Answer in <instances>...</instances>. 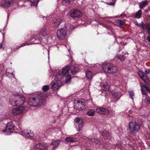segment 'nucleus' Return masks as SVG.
I'll return each instance as SVG.
<instances>
[{
  "label": "nucleus",
  "instance_id": "f257e3e1",
  "mask_svg": "<svg viewBox=\"0 0 150 150\" xmlns=\"http://www.w3.org/2000/svg\"><path fill=\"white\" fill-rule=\"evenodd\" d=\"M44 99V98L42 94H35L30 97L28 103L31 106H39L42 104Z\"/></svg>",
  "mask_w": 150,
  "mask_h": 150
},
{
  "label": "nucleus",
  "instance_id": "f03ea898",
  "mask_svg": "<svg viewBox=\"0 0 150 150\" xmlns=\"http://www.w3.org/2000/svg\"><path fill=\"white\" fill-rule=\"evenodd\" d=\"M25 98L18 95H13L10 96L9 101L11 104L14 106H21L24 103Z\"/></svg>",
  "mask_w": 150,
  "mask_h": 150
},
{
  "label": "nucleus",
  "instance_id": "7ed1b4c3",
  "mask_svg": "<svg viewBox=\"0 0 150 150\" xmlns=\"http://www.w3.org/2000/svg\"><path fill=\"white\" fill-rule=\"evenodd\" d=\"M102 69L105 72L109 73H115L117 71V69L116 66L106 62H105L103 64Z\"/></svg>",
  "mask_w": 150,
  "mask_h": 150
},
{
  "label": "nucleus",
  "instance_id": "20e7f679",
  "mask_svg": "<svg viewBox=\"0 0 150 150\" xmlns=\"http://www.w3.org/2000/svg\"><path fill=\"white\" fill-rule=\"evenodd\" d=\"M58 76H59V74H56L54 81L51 83L52 88L54 91L58 89L63 84V80L60 79L58 77Z\"/></svg>",
  "mask_w": 150,
  "mask_h": 150
},
{
  "label": "nucleus",
  "instance_id": "39448f33",
  "mask_svg": "<svg viewBox=\"0 0 150 150\" xmlns=\"http://www.w3.org/2000/svg\"><path fill=\"white\" fill-rule=\"evenodd\" d=\"M14 125L12 122H8L6 125L5 129L3 131L5 132V134L8 135L11 133L12 132L14 128Z\"/></svg>",
  "mask_w": 150,
  "mask_h": 150
},
{
  "label": "nucleus",
  "instance_id": "423d86ee",
  "mask_svg": "<svg viewBox=\"0 0 150 150\" xmlns=\"http://www.w3.org/2000/svg\"><path fill=\"white\" fill-rule=\"evenodd\" d=\"M19 0H15V1L18 2ZM14 1V0H3L1 1V6L4 7H9L12 5Z\"/></svg>",
  "mask_w": 150,
  "mask_h": 150
},
{
  "label": "nucleus",
  "instance_id": "0eeeda50",
  "mask_svg": "<svg viewBox=\"0 0 150 150\" xmlns=\"http://www.w3.org/2000/svg\"><path fill=\"white\" fill-rule=\"evenodd\" d=\"M67 31L66 30L61 29L58 30L57 31V36L60 40L64 39L67 34Z\"/></svg>",
  "mask_w": 150,
  "mask_h": 150
},
{
  "label": "nucleus",
  "instance_id": "6e6552de",
  "mask_svg": "<svg viewBox=\"0 0 150 150\" xmlns=\"http://www.w3.org/2000/svg\"><path fill=\"white\" fill-rule=\"evenodd\" d=\"M70 67L69 66H67L64 67L63 69L62 70L59 72L57 74H59V76H58L60 79H63V78L67 73H68L69 69Z\"/></svg>",
  "mask_w": 150,
  "mask_h": 150
},
{
  "label": "nucleus",
  "instance_id": "1a4fd4ad",
  "mask_svg": "<svg viewBox=\"0 0 150 150\" xmlns=\"http://www.w3.org/2000/svg\"><path fill=\"white\" fill-rule=\"evenodd\" d=\"M25 109V108L23 106H19L18 108H13L12 112L14 115H19L23 113Z\"/></svg>",
  "mask_w": 150,
  "mask_h": 150
},
{
  "label": "nucleus",
  "instance_id": "9d476101",
  "mask_svg": "<svg viewBox=\"0 0 150 150\" xmlns=\"http://www.w3.org/2000/svg\"><path fill=\"white\" fill-rule=\"evenodd\" d=\"M75 122V125L76 126L77 131H79L82 129L83 125V121L82 119L77 118L74 120Z\"/></svg>",
  "mask_w": 150,
  "mask_h": 150
},
{
  "label": "nucleus",
  "instance_id": "9b49d317",
  "mask_svg": "<svg viewBox=\"0 0 150 150\" xmlns=\"http://www.w3.org/2000/svg\"><path fill=\"white\" fill-rule=\"evenodd\" d=\"M129 126V128L132 131H138L140 129L139 126L135 122H130Z\"/></svg>",
  "mask_w": 150,
  "mask_h": 150
},
{
  "label": "nucleus",
  "instance_id": "f8f14e48",
  "mask_svg": "<svg viewBox=\"0 0 150 150\" xmlns=\"http://www.w3.org/2000/svg\"><path fill=\"white\" fill-rule=\"evenodd\" d=\"M96 112L98 113L103 115H107L109 113V111L108 109L103 107L97 108L96 109Z\"/></svg>",
  "mask_w": 150,
  "mask_h": 150
},
{
  "label": "nucleus",
  "instance_id": "ddd939ff",
  "mask_svg": "<svg viewBox=\"0 0 150 150\" xmlns=\"http://www.w3.org/2000/svg\"><path fill=\"white\" fill-rule=\"evenodd\" d=\"M82 13L79 10L76 9L71 11V16L73 18H79L82 16Z\"/></svg>",
  "mask_w": 150,
  "mask_h": 150
},
{
  "label": "nucleus",
  "instance_id": "4468645a",
  "mask_svg": "<svg viewBox=\"0 0 150 150\" xmlns=\"http://www.w3.org/2000/svg\"><path fill=\"white\" fill-rule=\"evenodd\" d=\"M21 134L26 137H33L34 134L32 131L25 130L21 132Z\"/></svg>",
  "mask_w": 150,
  "mask_h": 150
},
{
  "label": "nucleus",
  "instance_id": "2eb2a0df",
  "mask_svg": "<svg viewBox=\"0 0 150 150\" xmlns=\"http://www.w3.org/2000/svg\"><path fill=\"white\" fill-rule=\"evenodd\" d=\"M75 107L76 108L79 110H81L84 108V106L83 103L81 101L78 100L75 104Z\"/></svg>",
  "mask_w": 150,
  "mask_h": 150
},
{
  "label": "nucleus",
  "instance_id": "dca6fc26",
  "mask_svg": "<svg viewBox=\"0 0 150 150\" xmlns=\"http://www.w3.org/2000/svg\"><path fill=\"white\" fill-rule=\"evenodd\" d=\"M47 35L46 30L45 28H43L37 35L38 38L39 40H41L42 36H45Z\"/></svg>",
  "mask_w": 150,
  "mask_h": 150
},
{
  "label": "nucleus",
  "instance_id": "f3484780",
  "mask_svg": "<svg viewBox=\"0 0 150 150\" xmlns=\"http://www.w3.org/2000/svg\"><path fill=\"white\" fill-rule=\"evenodd\" d=\"M142 28L143 30H146L149 34H150V25L148 24H144L142 23Z\"/></svg>",
  "mask_w": 150,
  "mask_h": 150
},
{
  "label": "nucleus",
  "instance_id": "a211bd4d",
  "mask_svg": "<svg viewBox=\"0 0 150 150\" xmlns=\"http://www.w3.org/2000/svg\"><path fill=\"white\" fill-rule=\"evenodd\" d=\"M47 147L46 145L44 143L37 144H35V148L39 149L40 150L45 149Z\"/></svg>",
  "mask_w": 150,
  "mask_h": 150
},
{
  "label": "nucleus",
  "instance_id": "6ab92c4d",
  "mask_svg": "<svg viewBox=\"0 0 150 150\" xmlns=\"http://www.w3.org/2000/svg\"><path fill=\"white\" fill-rule=\"evenodd\" d=\"M86 76L87 80H91L93 77L92 72L89 70H86Z\"/></svg>",
  "mask_w": 150,
  "mask_h": 150
},
{
  "label": "nucleus",
  "instance_id": "aec40b11",
  "mask_svg": "<svg viewBox=\"0 0 150 150\" xmlns=\"http://www.w3.org/2000/svg\"><path fill=\"white\" fill-rule=\"evenodd\" d=\"M62 20L61 18L55 19L53 21L54 26L56 27L59 26L60 24L62 22Z\"/></svg>",
  "mask_w": 150,
  "mask_h": 150
},
{
  "label": "nucleus",
  "instance_id": "412c9836",
  "mask_svg": "<svg viewBox=\"0 0 150 150\" xmlns=\"http://www.w3.org/2000/svg\"><path fill=\"white\" fill-rule=\"evenodd\" d=\"M100 86L102 91H109V86L106 83L105 84L101 83L100 84Z\"/></svg>",
  "mask_w": 150,
  "mask_h": 150
},
{
  "label": "nucleus",
  "instance_id": "4be33fe9",
  "mask_svg": "<svg viewBox=\"0 0 150 150\" xmlns=\"http://www.w3.org/2000/svg\"><path fill=\"white\" fill-rule=\"evenodd\" d=\"M112 94L114 97L116 98H118L121 96L120 93L117 91L116 90L112 91Z\"/></svg>",
  "mask_w": 150,
  "mask_h": 150
},
{
  "label": "nucleus",
  "instance_id": "5701e85b",
  "mask_svg": "<svg viewBox=\"0 0 150 150\" xmlns=\"http://www.w3.org/2000/svg\"><path fill=\"white\" fill-rule=\"evenodd\" d=\"M148 1L147 0H145L142 1L140 2L139 4V7L140 9H142L147 5Z\"/></svg>",
  "mask_w": 150,
  "mask_h": 150
},
{
  "label": "nucleus",
  "instance_id": "b1692460",
  "mask_svg": "<svg viewBox=\"0 0 150 150\" xmlns=\"http://www.w3.org/2000/svg\"><path fill=\"white\" fill-rule=\"evenodd\" d=\"M59 144V141L58 140H54L52 141L51 146H53V148L57 147Z\"/></svg>",
  "mask_w": 150,
  "mask_h": 150
},
{
  "label": "nucleus",
  "instance_id": "393cba45",
  "mask_svg": "<svg viewBox=\"0 0 150 150\" xmlns=\"http://www.w3.org/2000/svg\"><path fill=\"white\" fill-rule=\"evenodd\" d=\"M65 141L67 142H74L76 141L75 139L71 137H67L65 139Z\"/></svg>",
  "mask_w": 150,
  "mask_h": 150
},
{
  "label": "nucleus",
  "instance_id": "a878e982",
  "mask_svg": "<svg viewBox=\"0 0 150 150\" xmlns=\"http://www.w3.org/2000/svg\"><path fill=\"white\" fill-rule=\"evenodd\" d=\"M95 111L94 110L91 109L89 110L87 113V114L88 115L91 116L94 115L95 114Z\"/></svg>",
  "mask_w": 150,
  "mask_h": 150
},
{
  "label": "nucleus",
  "instance_id": "bb28decb",
  "mask_svg": "<svg viewBox=\"0 0 150 150\" xmlns=\"http://www.w3.org/2000/svg\"><path fill=\"white\" fill-rule=\"evenodd\" d=\"M71 73L74 74L79 71V69L78 67L74 66L73 67V69L71 68Z\"/></svg>",
  "mask_w": 150,
  "mask_h": 150
},
{
  "label": "nucleus",
  "instance_id": "cd10ccee",
  "mask_svg": "<svg viewBox=\"0 0 150 150\" xmlns=\"http://www.w3.org/2000/svg\"><path fill=\"white\" fill-rule=\"evenodd\" d=\"M142 11L141 10H139L135 14L134 16V18H139L142 15Z\"/></svg>",
  "mask_w": 150,
  "mask_h": 150
},
{
  "label": "nucleus",
  "instance_id": "c85d7f7f",
  "mask_svg": "<svg viewBox=\"0 0 150 150\" xmlns=\"http://www.w3.org/2000/svg\"><path fill=\"white\" fill-rule=\"evenodd\" d=\"M88 139L89 140H90L91 142L95 143L96 144H98L99 145L100 144V142L98 139L95 138H89Z\"/></svg>",
  "mask_w": 150,
  "mask_h": 150
},
{
  "label": "nucleus",
  "instance_id": "c756f323",
  "mask_svg": "<svg viewBox=\"0 0 150 150\" xmlns=\"http://www.w3.org/2000/svg\"><path fill=\"white\" fill-rule=\"evenodd\" d=\"M71 77L70 74H68L65 79V82L67 83H69L71 81Z\"/></svg>",
  "mask_w": 150,
  "mask_h": 150
},
{
  "label": "nucleus",
  "instance_id": "7c9ffc66",
  "mask_svg": "<svg viewBox=\"0 0 150 150\" xmlns=\"http://www.w3.org/2000/svg\"><path fill=\"white\" fill-rule=\"evenodd\" d=\"M128 93H129V97L133 100V97L134 96V93L133 91H129Z\"/></svg>",
  "mask_w": 150,
  "mask_h": 150
},
{
  "label": "nucleus",
  "instance_id": "2f4dec72",
  "mask_svg": "<svg viewBox=\"0 0 150 150\" xmlns=\"http://www.w3.org/2000/svg\"><path fill=\"white\" fill-rule=\"evenodd\" d=\"M31 2V5L36 6H37L39 2V0H30Z\"/></svg>",
  "mask_w": 150,
  "mask_h": 150
},
{
  "label": "nucleus",
  "instance_id": "473e14b6",
  "mask_svg": "<svg viewBox=\"0 0 150 150\" xmlns=\"http://www.w3.org/2000/svg\"><path fill=\"white\" fill-rule=\"evenodd\" d=\"M118 59L120 60L121 61H123L125 60V57L123 55H120L117 57Z\"/></svg>",
  "mask_w": 150,
  "mask_h": 150
},
{
  "label": "nucleus",
  "instance_id": "72a5a7b5",
  "mask_svg": "<svg viewBox=\"0 0 150 150\" xmlns=\"http://www.w3.org/2000/svg\"><path fill=\"white\" fill-rule=\"evenodd\" d=\"M141 78L145 83L148 82L149 81V79L146 75L142 77Z\"/></svg>",
  "mask_w": 150,
  "mask_h": 150
},
{
  "label": "nucleus",
  "instance_id": "f704fd0d",
  "mask_svg": "<svg viewBox=\"0 0 150 150\" xmlns=\"http://www.w3.org/2000/svg\"><path fill=\"white\" fill-rule=\"evenodd\" d=\"M144 98V100L145 101L150 103V97L147 95H146Z\"/></svg>",
  "mask_w": 150,
  "mask_h": 150
},
{
  "label": "nucleus",
  "instance_id": "c9c22d12",
  "mask_svg": "<svg viewBox=\"0 0 150 150\" xmlns=\"http://www.w3.org/2000/svg\"><path fill=\"white\" fill-rule=\"evenodd\" d=\"M138 74L141 77V78L144 76L146 75L144 72L142 71H139L138 72Z\"/></svg>",
  "mask_w": 150,
  "mask_h": 150
},
{
  "label": "nucleus",
  "instance_id": "e433bc0d",
  "mask_svg": "<svg viewBox=\"0 0 150 150\" xmlns=\"http://www.w3.org/2000/svg\"><path fill=\"white\" fill-rule=\"evenodd\" d=\"M10 69H8L6 70V75L8 76L9 75H12L14 77V75H13V72L10 73L8 71Z\"/></svg>",
  "mask_w": 150,
  "mask_h": 150
},
{
  "label": "nucleus",
  "instance_id": "4c0bfd02",
  "mask_svg": "<svg viewBox=\"0 0 150 150\" xmlns=\"http://www.w3.org/2000/svg\"><path fill=\"white\" fill-rule=\"evenodd\" d=\"M49 89V87L47 85L43 86L42 87V90L45 92L47 91Z\"/></svg>",
  "mask_w": 150,
  "mask_h": 150
},
{
  "label": "nucleus",
  "instance_id": "58836bf2",
  "mask_svg": "<svg viewBox=\"0 0 150 150\" xmlns=\"http://www.w3.org/2000/svg\"><path fill=\"white\" fill-rule=\"evenodd\" d=\"M116 23L118 25L120 26H121L124 24V22L121 20H117L116 21Z\"/></svg>",
  "mask_w": 150,
  "mask_h": 150
},
{
  "label": "nucleus",
  "instance_id": "ea45409f",
  "mask_svg": "<svg viewBox=\"0 0 150 150\" xmlns=\"http://www.w3.org/2000/svg\"><path fill=\"white\" fill-rule=\"evenodd\" d=\"M62 4L65 5H66L70 2V0H62Z\"/></svg>",
  "mask_w": 150,
  "mask_h": 150
},
{
  "label": "nucleus",
  "instance_id": "a19ab883",
  "mask_svg": "<svg viewBox=\"0 0 150 150\" xmlns=\"http://www.w3.org/2000/svg\"><path fill=\"white\" fill-rule=\"evenodd\" d=\"M141 90L142 95H143V98H144V96H146V95H147V94L146 93V91L143 90V88L142 86H141Z\"/></svg>",
  "mask_w": 150,
  "mask_h": 150
},
{
  "label": "nucleus",
  "instance_id": "79ce46f5",
  "mask_svg": "<svg viewBox=\"0 0 150 150\" xmlns=\"http://www.w3.org/2000/svg\"><path fill=\"white\" fill-rule=\"evenodd\" d=\"M143 86L145 88L146 90L148 92L150 93V88L148 86L145 85H143Z\"/></svg>",
  "mask_w": 150,
  "mask_h": 150
},
{
  "label": "nucleus",
  "instance_id": "37998d69",
  "mask_svg": "<svg viewBox=\"0 0 150 150\" xmlns=\"http://www.w3.org/2000/svg\"><path fill=\"white\" fill-rule=\"evenodd\" d=\"M31 44V43H28L27 42H25V43H23V44L21 45L20 47H18L17 49H19L20 47L25 46L26 45H30Z\"/></svg>",
  "mask_w": 150,
  "mask_h": 150
},
{
  "label": "nucleus",
  "instance_id": "c03bdc74",
  "mask_svg": "<svg viewBox=\"0 0 150 150\" xmlns=\"http://www.w3.org/2000/svg\"><path fill=\"white\" fill-rule=\"evenodd\" d=\"M146 75L148 74H149V69H146L145 71Z\"/></svg>",
  "mask_w": 150,
  "mask_h": 150
},
{
  "label": "nucleus",
  "instance_id": "a18cd8bd",
  "mask_svg": "<svg viewBox=\"0 0 150 150\" xmlns=\"http://www.w3.org/2000/svg\"><path fill=\"white\" fill-rule=\"evenodd\" d=\"M149 34V35L147 36V37L146 38V39L148 41L150 42V34Z\"/></svg>",
  "mask_w": 150,
  "mask_h": 150
},
{
  "label": "nucleus",
  "instance_id": "49530a36",
  "mask_svg": "<svg viewBox=\"0 0 150 150\" xmlns=\"http://www.w3.org/2000/svg\"><path fill=\"white\" fill-rule=\"evenodd\" d=\"M135 25L139 27L142 28V23L141 24H139L138 23H137L135 24Z\"/></svg>",
  "mask_w": 150,
  "mask_h": 150
},
{
  "label": "nucleus",
  "instance_id": "de8ad7c7",
  "mask_svg": "<svg viewBox=\"0 0 150 150\" xmlns=\"http://www.w3.org/2000/svg\"><path fill=\"white\" fill-rule=\"evenodd\" d=\"M104 133L105 134H108V131H106L105 132H104Z\"/></svg>",
  "mask_w": 150,
  "mask_h": 150
},
{
  "label": "nucleus",
  "instance_id": "09e8293b",
  "mask_svg": "<svg viewBox=\"0 0 150 150\" xmlns=\"http://www.w3.org/2000/svg\"><path fill=\"white\" fill-rule=\"evenodd\" d=\"M2 47V44H1L0 45V49H1Z\"/></svg>",
  "mask_w": 150,
  "mask_h": 150
},
{
  "label": "nucleus",
  "instance_id": "8fccbe9b",
  "mask_svg": "<svg viewBox=\"0 0 150 150\" xmlns=\"http://www.w3.org/2000/svg\"><path fill=\"white\" fill-rule=\"evenodd\" d=\"M108 4L109 5H112V4L111 3H110Z\"/></svg>",
  "mask_w": 150,
  "mask_h": 150
},
{
  "label": "nucleus",
  "instance_id": "3c124183",
  "mask_svg": "<svg viewBox=\"0 0 150 150\" xmlns=\"http://www.w3.org/2000/svg\"><path fill=\"white\" fill-rule=\"evenodd\" d=\"M68 48H67L68 49L69 48V49H68V51H69V49H70V47H68Z\"/></svg>",
  "mask_w": 150,
  "mask_h": 150
},
{
  "label": "nucleus",
  "instance_id": "603ef678",
  "mask_svg": "<svg viewBox=\"0 0 150 150\" xmlns=\"http://www.w3.org/2000/svg\"><path fill=\"white\" fill-rule=\"evenodd\" d=\"M67 48V47L66 46H65Z\"/></svg>",
  "mask_w": 150,
  "mask_h": 150
}]
</instances>
